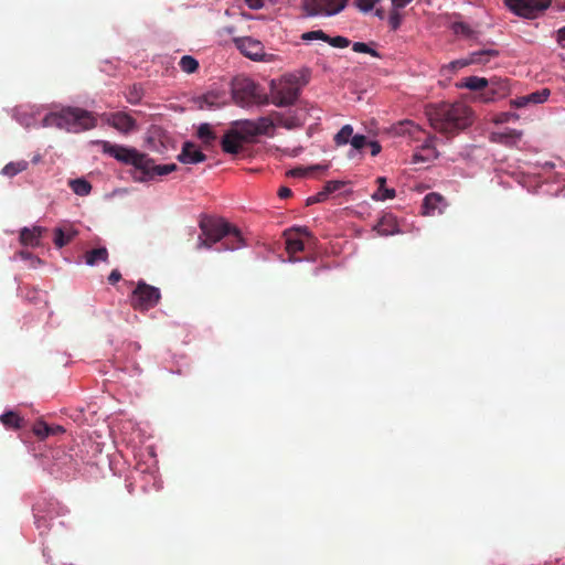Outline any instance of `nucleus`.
<instances>
[{"label":"nucleus","instance_id":"obj_1","mask_svg":"<svg viewBox=\"0 0 565 565\" xmlns=\"http://www.w3.org/2000/svg\"><path fill=\"white\" fill-rule=\"evenodd\" d=\"M430 126L443 134H456L472 122L471 109L462 103L439 104L428 111Z\"/></svg>","mask_w":565,"mask_h":565},{"label":"nucleus","instance_id":"obj_2","mask_svg":"<svg viewBox=\"0 0 565 565\" xmlns=\"http://www.w3.org/2000/svg\"><path fill=\"white\" fill-rule=\"evenodd\" d=\"M199 226L201 230V235L199 236L196 245L198 249H210L215 243L220 242L226 236H232L233 242L223 248H218L217 250H236L245 245L237 228L233 227L223 218L203 216L200 220Z\"/></svg>","mask_w":565,"mask_h":565},{"label":"nucleus","instance_id":"obj_3","mask_svg":"<svg viewBox=\"0 0 565 565\" xmlns=\"http://www.w3.org/2000/svg\"><path fill=\"white\" fill-rule=\"evenodd\" d=\"M95 125L96 119L89 111L76 107L49 113L42 119V127H56L74 134L92 129Z\"/></svg>","mask_w":565,"mask_h":565},{"label":"nucleus","instance_id":"obj_4","mask_svg":"<svg viewBox=\"0 0 565 565\" xmlns=\"http://www.w3.org/2000/svg\"><path fill=\"white\" fill-rule=\"evenodd\" d=\"M300 85L296 75L288 74L270 83V96L274 105L285 107L294 104L299 96Z\"/></svg>","mask_w":565,"mask_h":565},{"label":"nucleus","instance_id":"obj_5","mask_svg":"<svg viewBox=\"0 0 565 565\" xmlns=\"http://www.w3.org/2000/svg\"><path fill=\"white\" fill-rule=\"evenodd\" d=\"M232 98L241 107L253 105L258 97L257 85L246 76H236L231 84Z\"/></svg>","mask_w":565,"mask_h":565},{"label":"nucleus","instance_id":"obj_6","mask_svg":"<svg viewBox=\"0 0 565 565\" xmlns=\"http://www.w3.org/2000/svg\"><path fill=\"white\" fill-rule=\"evenodd\" d=\"M233 42L236 49L247 58L255 62H265L270 63L275 61V55L271 53H266L264 45L260 41L250 38V36H242L234 38Z\"/></svg>","mask_w":565,"mask_h":565},{"label":"nucleus","instance_id":"obj_7","mask_svg":"<svg viewBox=\"0 0 565 565\" xmlns=\"http://www.w3.org/2000/svg\"><path fill=\"white\" fill-rule=\"evenodd\" d=\"M504 3L515 15L536 19L551 6V0H504Z\"/></svg>","mask_w":565,"mask_h":565},{"label":"nucleus","instance_id":"obj_8","mask_svg":"<svg viewBox=\"0 0 565 565\" xmlns=\"http://www.w3.org/2000/svg\"><path fill=\"white\" fill-rule=\"evenodd\" d=\"M348 0H305L303 9L309 17H331L341 12Z\"/></svg>","mask_w":565,"mask_h":565},{"label":"nucleus","instance_id":"obj_9","mask_svg":"<svg viewBox=\"0 0 565 565\" xmlns=\"http://www.w3.org/2000/svg\"><path fill=\"white\" fill-rule=\"evenodd\" d=\"M160 290L156 287L139 282L134 290L131 302L139 310L153 308L160 300Z\"/></svg>","mask_w":565,"mask_h":565},{"label":"nucleus","instance_id":"obj_10","mask_svg":"<svg viewBox=\"0 0 565 565\" xmlns=\"http://www.w3.org/2000/svg\"><path fill=\"white\" fill-rule=\"evenodd\" d=\"M100 145L104 153L115 158L119 162L130 164L131 161H134L137 149L115 145L109 141H100Z\"/></svg>","mask_w":565,"mask_h":565},{"label":"nucleus","instance_id":"obj_11","mask_svg":"<svg viewBox=\"0 0 565 565\" xmlns=\"http://www.w3.org/2000/svg\"><path fill=\"white\" fill-rule=\"evenodd\" d=\"M550 95L551 90L548 88H542L531 94L510 99V106L513 108H524L531 105H540L545 103Z\"/></svg>","mask_w":565,"mask_h":565},{"label":"nucleus","instance_id":"obj_12","mask_svg":"<svg viewBox=\"0 0 565 565\" xmlns=\"http://www.w3.org/2000/svg\"><path fill=\"white\" fill-rule=\"evenodd\" d=\"M130 164L143 173V177L140 178V181L153 179V170L156 163L153 159L149 158L148 154L141 153L137 150L136 156L134 157V161H131Z\"/></svg>","mask_w":565,"mask_h":565},{"label":"nucleus","instance_id":"obj_13","mask_svg":"<svg viewBox=\"0 0 565 565\" xmlns=\"http://www.w3.org/2000/svg\"><path fill=\"white\" fill-rule=\"evenodd\" d=\"M205 159V154L191 142H185L178 154V160L184 164L203 162Z\"/></svg>","mask_w":565,"mask_h":565},{"label":"nucleus","instance_id":"obj_14","mask_svg":"<svg viewBox=\"0 0 565 565\" xmlns=\"http://www.w3.org/2000/svg\"><path fill=\"white\" fill-rule=\"evenodd\" d=\"M108 124L124 134L130 132L136 126L135 119L125 113L111 114Z\"/></svg>","mask_w":565,"mask_h":565},{"label":"nucleus","instance_id":"obj_15","mask_svg":"<svg viewBox=\"0 0 565 565\" xmlns=\"http://www.w3.org/2000/svg\"><path fill=\"white\" fill-rule=\"evenodd\" d=\"M446 206L444 198L438 193H428L424 198L423 213L425 215H435L443 212Z\"/></svg>","mask_w":565,"mask_h":565},{"label":"nucleus","instance_id":"obj_16","mask_svg":"<svg viewBox=\"0 0 565 565\" xmlns=\"http://www.w3.org/2000/svg\"><path fill=\"white\" fill-rule=\"evenodd\" d=\"M44 228L41 226H33L31 228L24 227L20 233L21 244L24 246L35 247L39 246Z\"/></svg>","mask_w":565,"mask_h":565},{"label":"nucleus","instance_id":"obj_17","mask_svg":"<svg viewBox=\"0 0 565 565\" xmlns=\"http://www.w3.org/2000/svg\"><path fill=\"white\" fill-rule=\"evenodd\" d=\"M523 132L516 129H505L492 134V140L504 146H515L522 138Z\"/></svg>","mask_w":565,"mask_h":565},{"label":"nucleus","instance_id":"obj_18","mask_svg":"<svg viewBox=\"0 0 565 565\" xmlns=\"http://www.w3.org/2000/svg\"><path fill=\"white\" fill-rule=\"evenodd\" d=\"M438 156L433 139H427L419 151L415 152L413 156V162L414 163H420V162H430L431 160L436 159Z\"/></svg>","mask_w":565,"mask_h":565},{"label":"nucleus","instance_id":"obj_19","mask_svg":"<svg viewBox=\"0 0 565 565\" xmlns=\"http://www.w3.org/2000/svg\"><path fill=\"white\" fill-rule=\"evenodd\" d=\"M76 235L77 231L71 224L56 227L54 230V244L58 248H62L68 244Z\"/></svg>","mask_w":565,"mask_h":565},{"label":"nucleus","instance_id":"obj_20","mask_svg":"<svg viewBox=\"0 0 565 565\" xmlns=\"http://www.w3.org/2000/svg\"><path fill=\"white\" fill-rule=\"evenodd\" d=\"M243 141L244 140L241 136L232 129L224 135L222 139V148L226 153L235 154L241 150Z\"/></svg>","mask_w":565,"mask_h":565},{"label":"nucleus","instance_id":"obj_21","mask_svg":"<svg viewBox=\"0 0 565 565\" xmlns=\"http://www.w3.org/2000/svg\"><path fill=\"white\" fill-rule=\"evenodd\" d=\"M234 130L241 136L243 140L258 136L255 120H237L234 122Z\"/></svg>","mask_w":565,"mask_h":565},{"label":"nucleus","instance_id":"obj_22","mask_svg":"<svg viewBox=\"0 0 565 565\" xmlns=\"http://www.w3.org/2000/svg\"><path fill=\"white\" fill-rule=\"evenodd\" d=\"M284 236L286 239V249L290 255L305 249V242L295 233V230H286Z\"/></svg>","mask_w":565,"mask_h":565},{"label":"nucleus","instance_id":"obj_23","mask_svg":"<svg viewBox=\"0 0 565 565\" xmlns=\"http://www.w3.org/2000/svg\"><path fill=\"white\" fill-rule=\"evenodd\" d=\"M499 52L494 49L479 50L470 53V62L477 65H487L494 61Z\"/></svg>","mask_w":565,"mask_h":565},{"label":"nucleus","instance_id":"obj_24","mask_svg":"<svg viewBox=\"0 0 565 565\" xmlns=\"http://www.w3.org/2000/svg\"><path fill=\"white\" fill-rule=\"evenodd\" d=\"M374 230L382 236L393 235L398 232L395 218L392 215H384L375 225Z\"/></svg>","mask_w":565,"mask_h":565},{"label":"nucleus","instance_id":"obj_25","mask_svg":"<svg viewBox=\"0 0 565 565\" xmlns=\"http://www.w3.org/2000/svg\"><path fill=\"white\" fill-rule=\"evenodd\" d=\"M458 88H467L470 90H481L488 86V79L484 77L469 76L462 78L456 84Z\"/></svg>","mask_w":565,"mask_h":565},{"label":"nucleus","instance_id":"obj_26","mask_svg":"<svg viewBox=\"0 0 565 565\" xmlns=\"http://www.w3.org/2000/svg\"><path fill=\"white\" fill-rule=\"evenodd\" d=\"M379 188L377 190L371 195L372 200L374 201H385L394 199L396 195V192L394 189H388L385 186L386 179L384 177L377 178Z\"/></svg>","mask_w":565,"mask_h":565},{"label":"nucleus","instance_id":"obj_27","mask_svg":"<svg viewBox=\"0 0 565 565\" xmlns=\"http://www.w3.org/2000/svg\"><path fill=\"white\" fill-rule=\"evenodd\" d=\"M394 131L399 136H409L413 138H417L416 136L422 131L420 127L414 124L413 121L405 120L397 124L394 127Z\"/></svg>","mask_w":565,"mask_h":565},{"label":"nucleus","instance_id":"obj_28","mask_svg":"<svg viewBox=\"0 0 565 565\" xmlns=\"http://www.w3.org/2000/svg\"><path fill=\"white\" fill-rule=\"evenodd\" d=\"M108 258V252L106 247H99L88 250L85 254V263L88 266H96L102 262H106Z\"/></svg>","mask_w":565,"mask_h":565},{"label":"nucleus","instance_id":"obj_29","mask_svg":"<svg viewBox=\"0 0 565 565\" xmlns=\"http://www.w3.org/2000/svg\"><path fill=\"white\" fill-rule=\"evenodd\" d=\"M33 433L40 438H46L50 435H56L64 433V428L62 426H49L44 422H39L33 427Z\"/></svg>","mask_w":565,"mask_h":565},{"label":"nucleus","instance_id":"obj_30","mask_svg":"<svg viewBox=\"0 0 565 565\" xmlns=\"http://www.w3.org/2000/svg\"><path fill=\"white\" fill-rule=\"evenodd\" d=\"M226 104V99L224 95H220L218 93L210 92L205 94L202 98L201 107L206 108H220Z\"/></svg>","mask_w":565,"mask_h":565},{"label":"nucleus","instance_id":"obj_31","mask_svg":"<svg viewBox=\"0 0 565 565\" xmlns=\"http://www.w3.org/2000/svg\"><path fill=\"white\" fill-rule=\"evenodd\" d=\"M28 167H29V163L25 160L9 162L1 170V174H3L4 177L12 178V177L19 174L20 172H23L24 170H26Z\"/></svg>","mask_w":565,"mask_h":565},{"label":"nucleus","instance_id":"obj_32","mask_svg":"<svg viewBox=\"0 0 565 565\" xmlns=\"http://www.w3.org/2000/svg\"><path fill=\"white\" fill-rule=\"evenodd\" d=\"M383 0H355V6L361 10L362 12H370L373 9H376L375 14L383 19L385 13L382 8H376L379 3H381Z\"/></svg>","mask_w":565,"mask_h":565},{"label":"nucleus","instance_id":"obj_33","mask_svg":"<svg viewBox=\"0 0 565 565\" xmlns=\"http://www.w3.org/2000/svg\"><path fill=\"white\" fill-rule=\"evenodd\" d=\"M70 188L76 195H79V196H86L92 191L90 183L82 178L71 180Z\"/></svg>","mask_w":565,"mask_h":565},{"label":"nucleus","instance_id":"obj_34","mask_svg":"<svg viewBox=\"0 0 565 565\" xmlns=\"http://www.w3.org/2000/svg\"><path fill=\"white\" fill-rule=\"evenodd\" d=\"M353 137V127L351 125H344L334 136V142L337 146H344L350 143Z\"/></svg>","mask_w":565,"mask_h":565},{"label":"nucleus","instance_id":"obj_35","mask_svg":"<svg viewBox=\"0 0 565 565\" xmlns=\"http://www.w3.org/2000/svg\"><path fill=\"white\" fill-rule=\"evenodd\" d=\"M198 137L205 143L211 145L215 140V134L210 124H201L198 129Z\"/></svg>","mask_w":565,"mask_h":565},{"label":"nucleus","instance_id":"obj_36","mask_svg":"<svg viewBox=\"0 0 565 565\" xmlns=\"http://www.w3.org/2000/svg\"><path fill=\"white\" fill-rule=\"evenodd\" d=\"M257 135H268L275 127V120L269 117H259L255 120Z\"/></svg>","mask_w":565,"mask_h":565},{"label":"nucleus","instance_id":"obj_37","mask_svg":"<svg viewBox=\"0 0 565 565\" xmlns=\"http://www.w3.org/2000/svg\"><path fill=\"white\" fill-rule=\"evenodd\" d=\"M0 420L6 427L19 428L21 426V418L14 412H6L0 416Z\"/></svg>","mask_w":565,"mask_h":565},{"label":"nucleus","instance_id":"obj_38","mask_svg":"<svg viewBox=\"0 0 565 565\" xmlns=\"http://www.w3.org/2000/svg\"><path fill=\"white\" fill-rule=\"evenodd\" d=\"M179 65L184 73L192 74L198 70L199 62L191 55H184L181 57Z\"/></svg>","mask_w":565,"mask_h":565},{"label":"nucleus","instance_id":"obj_39","mask_svg":"<svg viewBox=\"0 0 565 565\" xmlns=\"http://www.w3.org/2000/svg\"><path fill=\"white\" fill-rule=\"evenodd\" d=\"M327 169H328L327 166L313 164V166H310L308 168H295L289 173L292 177L301 178V177H306L309 173H312L315 171H326Z\"/></svg>","mask_w":565,"mask_h":565},{"label":"nucleus","instance_id":"obj_40","mask_svg":"<svg viewBox=\"0 0 565 565\" xmlns=\"http://www.w3.org/2000/svg\"><path fill=\"white\" fill-rule=\"evenodd\" d=\"M178 169V166L175 163H168V164H154L153 170V179L156 177H163L167 175Z\"/></svg>","mask_w":565,"mask_h":565},{"label":"nucleus","instance_id":"obj_41","mask_svg":"<svg viewBox=\"0 0 565 565\" xmlns=\"http://www.w3.org/2000/svg\"><path fill=\"white\" fill-rule=\"evenodd\" d=\"M352 50L356 53H366L374 57H380V54L377 51H375L369 44L363 43V42H354L352 45Z\"/></svg>","mask_w":565,"mask_h":565},{"label":"nucleus","instance_id":"obj_42","mask_svg":"<svg viewBox=\"0 0 565 565\" xmlns=\"http://www.w3.org/2000/svg\"><path fill=\"white\" fill-rule=\"evenodd\" d=\"M126 97H127V100L130 104H138L141 100V97H142V89H141V87H139L137 85H134L132 87H130L128 89Z\"/></svg>","mask_w":565,"mask_h":565},{"label":"nucleus","instance_id":"obj_43","mask_svg":"<svg viewBox=\"0 0 565 565\" xmlns=\"http://www.w3.org/2000/svg\"><path fill=\"white\" fill-rule=\"evenodd\" d=\"M402 8H393L391 9L390 15H388V23L393 30H396L401 25L402 17L399 14V10Z\"/></svg>","mask_w":565,"mask_h":565},{"label":"nucleus","instance_id":"obj_44","mask_svg":"<svg viewBox=\"0 0 565 565\" xmlns=\"http://www.w3.org/2000/svg\"><path fill=\"white\" fill-rule=\"evenodd\" d=\"M301 39L303 41L322 40L326 42L327 40H329V35H327L323 31L318 30V31H309V32L303 33L301 35Z\"/></svg>","mask_w":565,"mask_h":565},{"label":"nucleus","instance_id":"obj_45","mask_svg":"<svg viewBox=\"0 0 565 565\" xmlns=\"http://www.w3.org/2000/svg\"><path fill=\"white\" fill-rule=\"evenodd\" d=\"M302 125V119L298 115H287L282 127L286 129L298 128Z\"/></svg>","mask_w":565,"mask_h":565},{"label":"nucleus","instance_id":"obj_46","mask_svg":"<svg viewBox=\"0 0 565 565\" xmlns=\"http://www.w3.org/2000/svg\"><path fill=\"white\" fill-rule=\"evenodd\" d=\"M520 117H519V115L516 113L505 111V113L499 114L495 117V122L497 124H507V122H510V121H516Z\"/></svg>","mask_w":565,"mask_h":565},{"label":"nucleus","instance_id":"obj_47","mask_svg":"<svg viewBox=\"0 0 565 565\" xmlns=\"http://www.w3.org/2000/svg\"><path fill=\"white\" fill-rule=\"evenodd\" d=\"M350 145L353 150H361L364 146L369 145V142L364 135H353Z\"/></svg>","mask_w":565,"mask_h":565},{"label":"nucleus","instance_id":"obj_48","mask_svg":"<svg viewBox=\"0 0 565 565\" xmlns=\"http://www.w3.org/2000/svg\"><path fill=\"white\" fill-rule=\"evenodd\" d=\"M326 42H328L331 46L339 47V49H344L350 45L349 39H347L344 36H334V38L329 36V40H327Z\"/></svg>","mask_w":565,"mask_h":565},{"label":"nucleus","instance_id":"obj_49","mask_svg":"<svg viewBox=\"0 0 565 565\" xmlns=\"http://www.w3.org/2000/svg\"><path fill=\"white\" fill-rule=\"evenodd\" d=\"M471 64H472V62H470V54H469L467 57H462V58L450 62L448 67L452 71H457V70H460V68L466 67Z\"/></svg>","mask_w":565,"mask_h":565},{"label":"nucleus","instance_id":"obj_50","mask_svg":"<svg viewBox=\"0 0 565 565\" xmlns=\"http://www.w3.org/2000/svg\"><path fill=\"white\" fill-rule=\"evenodd\" d=\"M292 230H295V233L298 236H300L302 239L305 237L308 238V239H313V236H312L311 232L306 226L294 227Z\"/></svg>","mask_w":565,"mask_h":565},{"label":"nucleus","instance_id":"obj_51","mask_svg":"<svg viewBox=\"0 0 565 565\" xmlns=\"http://www.w3.org/2000/svg\"><path fill=\"white\" fill-rule=\"evenodd\" d=\"M341 185H342V183L339 181H330L326 184L323 192H327V196H328L330 193L339 190L341 188Z\"/></svg>","mask_w":565,"mask_h":565},{"label":"nucleus","instance_id":"obj_52","mask_svg":"<svg viewBox=\"0 0 565 565\" xmlns=\"http://www.w3.org/2000/svg\"><path fill=\"white\" fill-rule=\"evenodd\" d=\"M326 198H327V192L321 191V192L317 193L316 195L308 198L307 204L322 202L326 200Z\"/></svg>","mask_w":565,"mask_h":565},{"label":"nucleus","instance_id":"obj_53","mask_svg":"<svg viewBox=\"0 0 565 565\" xmlns=\"http://www.w3.org/2000/svg\"><path fill=\"white\" fill-rule=\"evenodd\" d=\"M286 116V114L275 111L270 115V118L275 120V126L282 127V122L285 121Z\"/></svg>","mask_w":565,"mask_h":565},{"label":"nucleus","instance_id":"obj_54","mask_svg":"<svg viewBox=\"0 0 565 565\" xmlns=\"http://www.w3.org/2000/svg\"><path fill=\"white\" fill-rule=\"evenodd\" d=\"M19 256L22 258V259H30L31 260V265L34 267L36 264H40L41 260L36 257H33L30 253H26V252H20L19 253Z\"/></svg>","mask_w":565,"mask_h":565},{"label":"nucleus","instance_id":"obj_55","mask_svg":"<svg viewBox=\"0 0 565 565\" xmlns=\"http://www.w3.org/2000/svg\"><path fill=\"white\" fill-rule=\"evenodd\" d=\"M369 146L371 148V154L373 157L377 156L381 152V145L377 141H370Z\"/></svg>","mask_w":565,"mask_h":565},{"label":"nucleus","instance_id":"obj_56","mask_svg":"<svg viewBox=\"0 0 565 565\" xmlns=\"http://www.w3.org/2000/svg\"><path fill=\"white\" fill-rule=\"evenodd\" d=\"M245 1H246L247 6L254 10L260 9L264 6L263 0H245Z\"/></svg>","mask_w":565,"mask_h":565},{"label":"nucleus","instance_id":"obj_57","mask_svg":"<svg viewBox=\"0 0 565 565\" xmlns=\"http://www.w3.org/2000/svg\"><path fill=\"white\" fill-rule=\"evenodd\" d=\"M413 0H391V7L393 8H405Z\"/></svg>","mask_w":565,"mask_h":565},{"label":"nucleus","instance_id":"obj_58","mask_svg":"<svg viewBox=\"0 0 565 565\" xmlns=\"http://www.w3.org/2000/svg\"><path fill=\"white\" fill-rule=\"evenodd\" d=\"M557 42L565 49V26L557 31Z\"/></svg>","mask_w":565,"mask_h":565},{"label":"nucleus","instance_id":"obj_59","mask_svg":"<svg viewBox=\"0 0 565 565\" xmlns=\"http://www.w3.org/2000/svg\"><path fill=\"white\" fill-rule=\"evenodd\" d=\"M120 278H121L120 273H119L117 269H115V270H113V271L110 273V275H109V277H108V280H109V282H111V284H116L117 281H119V280H120Z\"/></svg>","mask_w":565,"mask_h":565},{"label":"nucleus","instance_id":"obj_60","mask_svg":"<svg viewBox=\"0 0 565 565\" xmlns=\"http://www.w3.org/2000/svg\"><path fill=\"white\" fill-rule=\"evenodd\" d=\"M278 195L279 198L281 199H287L291 195V190L287 186H281L279 190H278Z\"/></svg>","mask_w":565,"mask_h":565},{"label":"nucleus","instance_id":"obj_61","mask_svg":"<svg viewBox=\"0 0 565 565\" xmlns=\"http://www.w3.org/2000/svg\"><path fill=\"white\" fill-rule=\"evenodd\" d=\"M18 120L21 122V125H23L25 127H30L31 125H33V121H34V119L32 117H26V116L19 117Z\"/></svg>","mask_w":565,"mask_h":565},{"label":"nucleus","instance_id":"obj_62","mask_svg":"<svg viewBox=\"0 0 565 565\" xmlns=\"http://www.w3.org/2000/svg\"><path fill=\"white\" fill-rule=\"evenodd\" d=\"M35 523L38 529H41V519L35 514Z\"/></svg>","mask_w":565,"mask_h":565},{"label":"nucleus","instance_id":"obj_63","mask_svg":"<svg viewBox=\"0 0 565 565\" xmlns=\"http://www.w3.org/2000/svg\"><path fill=\"white\" fill-rule=\"evenodd\" d=\"M40 160H41V157H40V156H35V157L33 158L32 162H33V163H38V162H40Z\"/></svg>","mask_w":565,"mask_h":565},{"label":"nucleus","instance_id":"obj_64","mask_svg":"<svg viewBox=\"0 0 565 565\" xmlns=\"http://www.w3.org/2000/svg\"><path fill=\"white\" fill-rule=\"evenodd\" d=\"M300 260H301L300 258H295V257L289 258V262H291V263H296V262H300Z\"/></svg>","mask_w":565,"mask_h":565}]
</instances>
